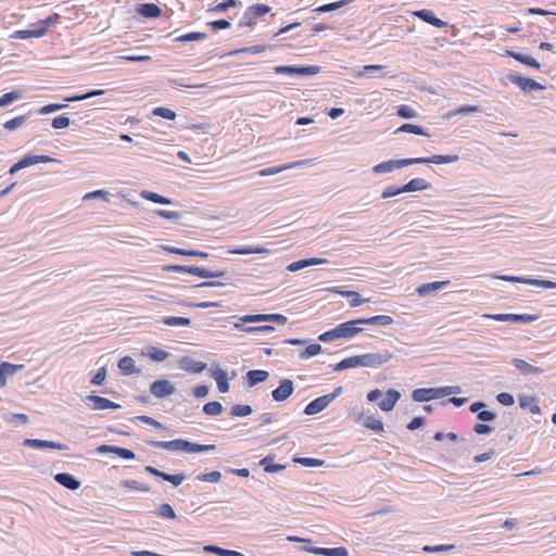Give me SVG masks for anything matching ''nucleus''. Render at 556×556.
Returning <instances> with one entry per match:
<instances>
[{"label":"nucleus","mask_w":556,"mask_h":556,"mask_svg":"<svg viewBox=\"0 0 556 556\" xmlns=\"http://www.w3.org/2000/svg\"><path fill=\"white\" fill-rule=\"evenodd\" d=\"M22 98V91L13 90L11 92H7L0 97V106H5L11 102L18 100Z\"/></svg>","instance_id":"53"},{"label":"nucleus","mask_w":556,"mask_h":556,"mask_svg":"<svg viewBox=\"0 0 556 556\" xmlns=\"http://www.w3.org/2000/svg\"><path fill=\"white\" fill-rule=\"evenodd\" d=\"M510 83L518 86L523 91L541 90L545 87L532 78L523 77L521 75H510Z\"/></svg>","instance_id":"17"},{"label":"nucleus","mask_w":556,"mask_h":556,"mask_svg":"<svg viewBox=\"0 0 556 556\" xmlns=\"http://www.w3.org/2000/svg\"><path fill=\"white\" fill-rule=\"evenodd\" d=\"M155 514L161 518H165V519H169V520H174L177 518V515H176L173 506L168 503L161 504L159 506L157 510L155 511Z\"/></svg>","instance_id":"40"},{"label":"nucleus","mask_w":556,"mask_h":556,"mask_svg":"<svg viewBox=\"0 0 556 556\" xmlns=\"http://www.w3.org/2000/svg\"><path fill=\"white\" fill-rule=\"evenodd\" d=\"M83 402L90 406L93 410H103V409H118L121 405L102 396L90 394L87 395Z\"/></svg>","instance_id":"9"},{"label":"nucleus","mask_w":556,"mask_h":556,"mask_svg":"<svg viewBox=\"0 0 556 556\" xmlns=\"http://www.w3.org/2000/svg\"><path fill=\"white\" fill-rule=\"evenodd\" d=\"M519 406L522 409H529L532 414H541V408L538 403V399L532 395H520Z\"/></svg>","instance_id":"31"},{"label":"nucleus","mask_w":556,"mask_h":556,"mask_svg":"<svg viewBox=\"0 0 556 556\" xmlns=\"http://www.w3.org/2000/svg\"><path fill=\"white\" fill-rule=\"evenodd\" d=\"M186 479V476L184 473H165L164 481H167L172 483L174 486L180 485Z\"/></svg>","instance_id":"62"},{"label":"nucleus","mask_w":556,"mask_h":556,"mask_svg":"<svg viewBox=\"0 0 556 556\" xmlns=\"http://www.w3.org/2000/svg\"><path fill=\"white\" fill-rule=\"evenodd\" d=\"M396 114L402 118H414L417 115L416 111L408 105L397 106Z\"/></svg>","instance_id":"59"},{"label":"nucleus","mask_w":556,"mask_h":556,"mask_svg":"<svg viewBox=\"0 0 556 556\" xmlns=\"http://www.w3.org/2000/svg\"><path fill=\"white\" fill-rule=\"evenodd\" d=\"M205 37L206 34L204 33L192 31L177 37L176 41H198L204 39Z\"/></svg>","instance_id":"58"},{"label":"nucleus","mask_w":556,"mask_h":556,"mask_svg":"<svg viewBox=\"0 0 556 556\" xmlns=\"http://www.w3.org/2000/svg\"><path fill=\"white\" fill-rule=\"evenodd\" d=\"M496 400L504 406H511L515 403L514 396L510 393L502 392L496 395Z\"/></svg>","instance_id":"63"},{"label":"nucleus","mask_w":556,"mask_h":556,"mask_svg":"<svg viewBox=\"0 0 556 556\" xmlns=\"http://www.w3.org/2000/svg\"><path fill=\"white\" fill-rule=\"evenodd\" d=\"M311 164H313L312 160H302V161L294 162L291 164H286L282 166L265 168V169L261 170V175H263V176L274 175V174L280 173L285 169H289V168H293V167H298V166L311 165Z\"/></svg>","instance_id":"32"},{"label":"nucleus","mask_w":556,"mask_h":556,"mask_svg":"<svg viewBox=\"0 0 556 556\" xmlns=\"http://www.w3.org/2000/svg\"><path fill=\"white\" fill-rule=\"evenodd\" d=\"M269 378V372L263 369H252L245 372V383L253 388L258 383L265 382Z\"/></svg>","instance_id":"24"},{"label":"nucleus","mask_w":556,"mask_h":556,"mask_svg":"<svg viewBox=\"0 0 556 556\" xmlns=\"http://www.w3.org/2000/svg\"><path fill=\"white\" fill-rule=\"evenodd\" d=\"M163 323L167 326L176 327V326H188L190 325V319L186 317H165Z\"/></svg>","instance_id":"56"},{"label":"nucleus","mask_w":556,"mask_h":556,"mask_svg":"<svg viewBox=\"0 0 556 556\" xmlns=\"http://www.w3.org/2000/svg\"><path fill=\"white\" fill-rule=\"evenodd\" d=\"M473 439L462 438L458 445L450 452V459L457 462L459 459H467L471 454Z\"/></svg>","instance_id":"10"},{"label":"nucleus","mask_w":556,"mask_h":556,"mask_svg":"<svg viewBox=\"0 0 556 556\" xmlns=\"http://www.w3.org/2000/svg\"><path fill=\"white\" fill-rule=\"evenodd\" d=\"M121 486H124V488H127V489H131V490H136V491H142V492H149L150 491V486L144 484V483H141L137 480H122L121 481Z\"/></svg>","instance_id":"47"},{"label":"nucleus","mask_w":556,"mask_h":556,"mask_svg":"<svg viewBox=\"0 0 556 556\" xmlns=\"http://www.w3.org/2000/svg\"><path fill=\"white\" fill-rule=\"evenodd\" d=\"M142 355H146V353L142 352ZM147 355L156 363L163 362L169 357V353L166 350H149Z\"/></svg>","instance_id":"55"},{"label":"nucleus","mask_w":556,"mask_h":556,"mask_svg":"<svg viewBox=\"0 0 556 556\" xmlns=\"http://www.w3.org/2000/svg\"><path fill=\"white\" fill-rule=\"evenodd\" d=\"M247 323H265L257 327H245V332L254 333L256 331L270 332L274 331L271 323H276L280 326H285L287 317L281 314H269V315H245Z\"/></svg>","instance_id":"5"},{"label":"nucleus","mask_w":556,"mask_h":556,"mask_svg":"<svg viewBox=\"0 0 556 556\" xmlns=\"http://www.w3.org/2000/svg\"><path fill=\"white\" fill-rule=\"evenodd\" d=\"M325 263H327V260H325V258L312 257V258L292 262L291 264L288 265L287 269L289 271H298L307 266L320 265V264H325Z\"/></svg>","instance_id":"29"},{"label":"nucleus","mask_w":556,"mask_h":556,"mask_svg":"<svg viewBox=\"0 0 556 556\" xmlns=\"http://www.w3.org/2000/svg\"><path fill=\"white\" fill-rule=\"evenodd\" d=\"M205 551L217 554L219 556H243V553H240L237 551H231V549H226V548H223V547H219L216 545H207L205 547Z\"/></svg>","instance_id":"45"},{"label":"nucleus","mask_w":556,"mask_h":556,"mask_svg":"<svg viewBox=\"0 0 556 556\" xmlns=\"http://www.w3.org/2000/svg\"><path fill=\"white\" fill-rule=\"evenodd\" d=\"M106 379V368L101 367L94 376L90 379V383L93 386H102Z\"/></svg>","instance_id":"60"},{"label":"nucleus","mask_w":556,"mask_h":556,"mask_svg":"<svg viewBox=\"0 0 556 556\" xmlns=\"http://www.w3.org/2000/svg\"><path fill=\"white\" fill-rule=\"evenodd\" d=\"M294 391V383L291 379H282L279 386L271 391L273 400L276 402L286 401Z\"/></svg>","instance_id":"13"},{"label":"nucleus","mask_w":556,"mask_h":556,"mask_svg":"<svg viewBox=\"0 0 556 556\" xmlns=\"http://www.w3.org/2000/svg\"><path fill=\"white\" fill-rule=\"evenodd\" d=\"M172 269L175 271H179V273H188V274L201 277V278H213V277L222 276V273H214L207 268L198 267V266L176 265V266H173Z\"/></svg>","instance_id":"16"},{"label":"nucleus","mask_w":556,"mask_h":556,"mask_svg":"<svg viewBox=\"0 0 556 556\" xmlns=\"http://www.w3.org/2000/svg\"><path fill=\"white\" fill-rule=\"evenodd\" d=\"M361 324L358 319L349 320L338 325L336 328L328 330L319 336V340L323 342H330L337 339H349L356 336L362 331L358 327Z\"/></svg>","instance_id":"3"},{"label":"nucleus","mask_w":556,"mask_h":556,"mask_svg":"<svg viewBox=\"0 0 556 556\" xmlns=\"http://www.w3.org/2000/svg\"><path fill=\"white\" fill-rule=\"evenodd\" d=\"M4 420L10 422V424H14V425H25V424L28 422L29 418L25 414L9 413V414L4 415Z\"/></svg>","instance_id":"48"},{"label":"nucleus","mask_w":556,"mask_h":556,"mask_svg":"<svg viewBox=\"0 0 556 556\" xmlns=\"http://www.w3.org/2000/svg\"><path fill=\"white\" fill-rule=\"evenodd\" d=\"M24 446L33 447L36 450L51 448L64 451L68 447L65 444H61L53 441L40 440V439H25L23 442Z\"/></svg>","instance_id":"19"},{"label":"nucleus","mask_w":556,"mask_h":556,"mask_svg":"<svg viewBox=\"0 0 556 556\" xmlns=\"http://www.w3.org/2000/svg\"><path fill=\"white\" fill-rule=\"evenodd\" d=\"M148 445L156 448H164L173 452H186L187 440L184 439H175L172 441H155L149 440L147 441Z\"/></svg>","instance_id":"12"},{"label":"nucleus","mask_w":556,"mask_h":556,"mask_svg":"<svg viewBox=\"0 0 556 556\" xmlns=\"http://www.w3.org/2000/svg\"><path fill=\"white\" fill-rule=\"evenodd\" d=\"M140 195L141 198L148 200V201H151V202H154V203H157V204H170L172 203V200L168 199V198H165L159 193H155V192H152V191H148V190H143L140 192Z\"/></svg>","instance_id":"39"},{"label":"nucleus","mask_w":556,"mask_h":556,"mask_svg":"<svg viewBox=\"0 0 556 556\" xmlns=\"http://www.w3.org/2000/svg\"><path fill=\"white\" fill-rule=\"evenodd\" d=\"M269 11H270V8L268 5H266V4H254V5H251L248 9L249 21H248L247 24L251 25L254 20H256L257 17H261V16L267 14Z\"/></svg>","instance_id":"33"},{"label":"nucleus","mask_w":556,"mask_h":556,"mask_svg":"<svg viewBox=\"0 0 556 556\" xmlns=\"http://www.w3.org/2000/svg\"><path fill=\"white\" fill-rule=\"evenodd\" d=\"M401 193H403L402 187L389 186L383 190L381 198L389 199Z\"/></svg>","instance_id":"64"},{"label":"nucleus","mask_w":556,"mask_h":556,"mask_svg":"<svg viewBox=\"0 0 556 556\" xmlns=\"http://www.w3.org/2000/svg\"><path fill=\"white\" fill-rule=\"evenodd\" d=\"M153 115L155 116H160V117H163L165 119H169V121H173L176 118V113L168 109V108H155L153 111H152Z\"/></svg>","instance_id":"57"},{"label":"nucleus","mask_w":556,"mask_h":556,"mask_svg":"<svg viewBox=\"0 0 556 556\" xmlns=\"http://www.w3.org/2000/svg\"><path fill=\"white\" fill-rule=\"evenodd\" d=\"M215 448H216V446L213 444L206 445V444H199V443H193V442L187 441L186 453H202V452L213 451Z\"/></svg>","instance_id":"43"},{"label":"nucleus","mask_w":556,"mask_h":556,"mask_svg":"<svg viewBox=\"0 0 556 556\" xmlns=\"http://www.w3.org/2000/svg\"><path fill=\"white\" fill-rule=\"evenodd\" d=\"M427 188V182L421 178H414L409 180L407 184L402 186L403 192H412V191H418L424 190Z\"/></svg>","instance_id":"41"},{"label":"nucleus","mask_w":556,"mask_h":556,"mask_svg":"<svg viewBox=\"0 0 556 556\" xmlns=\"http://www.w3.org/2000/svg\"><path fill=\"white\" fill-rule=\"evenodd\" d=\"M496 278L504 280V281H509V282H519V283H525V285H530V286H535V287H542L545 289H556V282L551 281V280L525 278V277L508 276V275L497 276Z\"/></svg>","instance_id":"8"},{"label":"nucleus","mask_w":556,"mask_h":556,"mask_svg":"<svg viewBox=\"0 0 556 556\" xmlns=\"http://www.w3.org/2000/svg\"><path fill=\"white\" fill-rule=\"evenodd\" d=\"M118 368L123 371L124 375H131L135 372H140L139 369H136L135 362L130 356H124L118 362Z\"/></svg>","instance_id":"38"},{"label":"nucleus","mask_w":556,"mask_h":556,"mask_svg":"<svg viewBox=\"0 0 556 556\" xmlns=\"http://www.w3.org/2000/svg\"><path fill=\"white\" fill-rule=\"evenodd\" d=\"M350 2H352V0H340L337 2L323 4L318 8H316L314 11L319 12V13L330 12V11H334L340 8H343L344 5L349 4Z\"/></svg>","instance_id":"44"},{"label":"nucleus","mask_w":556,"mask_h":556,"mask_svg":"<svg viewBox=\"0 0 556 556\" xmlns=\"http://www.w3.org/2000/svg\"><path fill=\"white\" fill-rule=\"evenodd\" d=\"M71 124V121L67 116L65 115H60L58 117H54L52 119V127L54 129H63V128H66L68 127Z\"/></svg>","instance_id":"61"},{"label":"nucleus","mask_w":556,"mask_h":556,"mask_svg":"<svg viewBox=\"0 0 556 556\" xmlns=\"http://www.w3.org/2000/svg\"><path fill=\"white\" fill-rule=\"evenodd\" d=\"M179 367L189 372L200 374L206 368V364L185 356L179 361Z\"/></svg>","instance_id":"26"},{"label":"nucleus","mask_w":556,"mask_h":556,"mask_svg":"<svg viewBox=\"0 0 556 556\" xmlns=\"http://www.w3.org/2000/svg\"><path fill=\"white\" fill-rule=\"evenodd\" d=\"M355 421L362 424L365 428L375 432L380 433L384 431L383 422L380 419L375 418L372 415H366L362 412L357 415Z\"/></svg>","instance_id":"20"},{"label":"nucleus","mask_w":556,"mask_h":556,"mask_svg":"<svg viewBox=\"0 0 556 556\" xmlns=\"http://www.w3.org/2000/svg\"><path fill=\"white\" fill-rule=\"evenodd\" d=\"M330 404L329 399L327 395H321L313 401H311L304 408L305 415H316L320 412H323L325 408L328 407Z\"/></svg>","instance_id":"23"},{"label":"nucleus","mask_w":556,"mask_h":556,"mask_svg":"<svg viewBox=\"0 0 556 556\" xmlns=\"http://www.w3.org/2000/svg\"><path fill=\"white\" fill-rule=\"evenodd\" d=\"M211 377L216 381L218 391L226 393L229 391L227 372L222 368H215L211 372Z\"/></svg>","instance_id":"28"},{"label":"nucleus","mask_w":556,"mask_h":556,"mask_svg":"<svg viewBox=\"0 0 556 556\" xmlns=\"http://www.w3.org/2000/svg\"><path fill=\"white\" fill-rule=\"evenodd\" d=\"M150 393L157 399H164L175 393L176 388L173 382L167 379H159L150 384Z\"/></svg>","instance_id":"7"},{"label":"nucleus","mask_w":556,"mask_h":556,"mask_svg":"<svg viewBox=\"0 0 556 556\" xmlns=\"http://www.w3.org/2000/svg\"><path fill=\"white\" fill-rule=\"evenodd\" d=\"M137 13L150 18L161 16L162 10L155 3H141L136 9Z\"/></svg>","instance_id":"30"},{"label":"nucleus","mask_w":556,"mask_h":556,"mask_svg":"<svg viewBox=\"0 0 556 556\" xmlns=\"http://www.w3.org/2000/svg\"><path fill=\"white\" fill-rule=\"evenodd\" d=\"M401 399V393L395 389H389L386 392V396L378 403L379 408L382 412H391Z\"/></svg>","instance_id":"22"},{"label":"nucleus","mask_w":556,"mask_h":556,"mask_svg":"<svg viewBox=\"0 0 556 556\" xmlns=\"http://www.w3.org/2000/svg\"><path fill=\"white\" fill-rule=\"evenodd\" d=\"M455 548L454 544H441V545H425L422 547L424 553H443Z\"/></svg>","instance_id":"52"},{"label":"nucleus","mask_w":556,"mask_h":556,"mask_svg":"<svg viewBox=\"0 0 556 556\" xmlns=\"http://www.w3.org/2000/svg\"><path fill=\"white\" fill-rule=\"evenodd\" d=\"M412 399L415 402H420V403H425V402H429V401H432V400L442 399L441 388L438 387V388H419V389H415L412 392Z\"/></svg>","instance_id":"11"},{"label":"nucleus","mask_w":556,"mask_h":556,"mask_svg":"<svg viewBox=\"0 0 556 556\" xmlns=\"http://www.w3.org/2000/svg\"><path fill=\"white\" fill-rule=\"evenodd\" d=\"M515 367L522 374V375H531V374H542L543 369L540 367L532 366L531 364L527 363L523 359H514Z\"/></svg>","instance_id":"36"},{"label":"nucleus","mask_w":556,"mask_h":556,"mask_svg":"<svg viewBox=\"0 0 556 556\" xmlns=\"http://www.w3.org/2000/svg\"><path fill=\"white\" fill-rule=\"evenodd\" d=\"M26 121H27V115H20V116H16V117L5 122L3 127L7 130L12 131V130H15L16 128L22 127Z\"/></svg>","instance_id":"50"},{"label":"nucleus","mask_w":556,"mask_h":556,"mask_svg":"<svg viewBox=\"0 0 556 556\" xmlns=\"http://www.w3.org/2000/svg\"><path fill=\"white\" fill-rule=\"evenodd\" d=\"M54 480L61 484L62 486L76 491L80 488L81 482L72 473L68 472H59L54 476Z\"/></svg>","instance_id":"21"},{"label":"nucleus","mask_w":556,"mask_h":556,"mask_svg":"<svg viewBox=\"0 0 556 556\" xmlns=\"http://www.w3.org/2000/svg\"><path fill=\"white\" fill-rule=\"evenodd\" d=\"M412 15L420 18L425 23L430 24L431 26L437 27V28L448 27V23L447 22H444L441 18L437 17L434 12L431 11V10H428V9H421V10L413 11ZM450 28L452 30V35H455L456 34L455 26L452 25V26H450Z\"/></svg>","instance_id":"6"},{"label":"nucleus","mask_w":556,"mask_h":556,"mask_svg":"<svg viewBox=\"0 0 556 556\" xmlns=\"http://www.w3.org/2000/svg\"><path fill=\"white\" fill-rule=\"evenodd\" d=\"M391 357L392 354H390L387 350H384L383 352L354 355L346 357L339 362L337 365H334L333 371H342L355 367L377 368L387 363L388 361H390Z\"/></svg>","instance_id":"1"},{"label":"nucleus","mask_w":556,"mask_h":556,"mask_svg":"<svg viewBox=\"0 0 556 556\" xmlns=\"http://www.w3.org/2000/svg\"><path fill=\"white\" fill-rule=\"evenodd\" d=\"M293 462L304 467H321L325 464V460L323 459L300 456L293 457Z\"/></svg>","instance_id":"42"},{"label":"nucleus","mask_w":556,"mask_h":556,"mask_svg":"<svg viewBox=\"0 0 556 556\" xmlns=\"http://www.w3.org/2000/svg\"><path fill=\"white\" fill-rule=\"evenodd\" d=\"M104 92L105 91L102 90V89L91 90V91H89V92H87L85 94H77V96L67 97V98H65V101H67V102L81 101V100L89 99V98H92V97L101 96Z\"/></svg>","instance_id":"54"},{"label":"nucleus","mask_w":556,"mask_h":556,"mask_svg":"<svg viewBox=\"0 0 556 556\" xmlns=\"http://www.w3.org/2000/svg\"><path fill=\"white\" fill-rule=\"evenodd\" d=\"M24 368L23 364H11L8 362H3L0 364V388L7 384V378L13 376L18 370Z\"/></svg>","instance_id":"25"},{"label":"nucleus","mask_w":556,"mask_h":556,"mask_svg":"<svg viewBox=\"0 0 556 556\" xmlns=\"http://www.w3.org/2000/svg\"><path fill=\"white\" fill-rule=\"evenodd\" d=\"M223 412V405L217 401H212L203 406V413L208 416H217L222 414Z\"/></svg>","instance_id":"46"},{"label":"nucleus","mask_w":556,"mask_h":556,"mask_svg":"<svg viewBox=\"0 0 556 556\" xmlns=\"http://www.w3.org/2000/svg\"><path fill=\"white\" fill-rule=\"evenodd\" d=\"M195 479L203 482L216 483L222 479V473L217 470H213L206 473H199Z\"/></svg>","instance_id":"51"},{"label":"nucleus","mask_w":556,"mask_h":556,"mask_svg":"<svg viewBox=\"0 0 556 556\" xmlns=\"http://www.w3.org/2000/svg\"><path fill=\"white\" fill-rule=\"evenodd\" d=\"M60 15L54 13L48 16L46 20L38 21L30 25V29H21L16 30L12 34V38L14 39H28V38H39L47 34L49 27L59 22Z\"/></svg>","instance_id":"4"},{"label":"nucleus","mask_w":556,"mask_h":556,"mask_svg":"<svg viewBox=\"0 0 556 556\" xmlns=\"http://www.w3.org/2000/svg\"><path fill=\"white\" fill-rule=\"evenodd\" d=\"M506 55L519 61L520 63L527 65V66H530L532 68H535V70H539L540 68V63L532 56L530 55H525L522 53H519V52H514V51H507L506 52Z\"/></svg>","instance_id":"34"},{"label":"nucleus","mask_w":556,"mask_h":556,"mask_svg":"<svg viewBox=\"0 0 556 556\" xmlns=\"http://www.w3.org/2000/svg\"><path fill=\"white\" fill-rule=\"evenodd\" d=\"M97 453H99V454L112 453V454H115L118 457L124 458V459H135L136 458V454L131 450L116 446V445L102 444L97 447Z\"/></svg>","instance_id":"18"},{"label":"nucleus","mask_w":556,"mask_h":556,"mask_svg":"<svg viewBox=\"0 0 556 556\" xmlns=\"http://www.w3.org/2000/svg\"><path fill=\"white\" fill-rule=\"evenodd\" d=\"M331 292L340 294L345 298H351L350 306L357 307L363 303L369 302V299H362L356 291L342 290L340 287H333L330 289Z\"/></svg>","instance_id":"27"},{"label":"nucleus","mask_w":556,"mask_h":556,"mask_svg":"<svg viewBox=\"0 0 556 556\" xmlns=\"http://www.w3.org/2000/svg\"><path fill=\"white\" fill-rule=\"evenodd\" d=\"M52 159L48 155H27L24 156L22 160H20L17 163H15L11 169L10 174H15L22 168L38 164V163H49Z\"/></svg>","instance_id":"15"},{"label":"nucleus","mask_w":556,"mask_h":556,"mask_svg":"<svg viewBox=\"0 0 556 556\" xmlns=\"http://www.w3.org/2000/svg\"><path fill=\"white\" fill-rule=\"evenodd\" d=\"M450 283L448 280L446 281H434V282H429V283H425V285H421L418 289H417V292L419 295H427L433 291H437L445 286H447Z\"/></svg>","instance_id":"37"},{"label":"nucleus","mask_w":556,"mask_h":556,"mask_svg":"<svg viewBox=\"0 0 556 556\" xmlns=\"http://www.w3.org/2000/svg\"><path fill=\"white\" fill-rule=\"evenodd\" d=\"M458 160L457 155H433L431 157H410V159H402L396 161H386L381 162L372 167L374 173L383 174L389 173L397 168H402L404 166L413 165V164H426V163H434V164H445L453 163Z\"/></svg>","instance_id":"2"},{"label":"nucleus","mask_w":556,"mask_h":556,"mask_svg":"<svg viewBox=\"0 0 556 556\" xmlns=\"http://www.w3.org/2000/svg\"><path fill=\"white\" fill-rule=\"evenodd\" d=\"M319 72L318 66H276V74H288V75H315Z\"/></svg>","instance_id":"14"},{"label":"nucleus","mask_w":556,"mask_h":556,"mask_svg":"<svg viewBox=\"0 0 556 556\" xmlns=\"http://www.w3.org/2000/svg\"><path fill=\"white\" fill-rule=\"evenodd\" d=\"M361 325H380L389 326L393 323V318L388 315H377L368 318H358Z\"/></svg>","instance_id":"35"},{"label":"nucleus","mask_w":556,"mask_h":556,"mask_svg":"<svg viewBox=\"0 0 556 556\" xmlns=\"http://www.w3.org/2000/svg\"><path fill=\"white\" fill-rule=\"evenodd\" d=\"M396 132H409L419 136H428V134L425 132L420 126L414 124H403L396 129Z\"/></svg>","instance_id":"49"}]
</instances>
